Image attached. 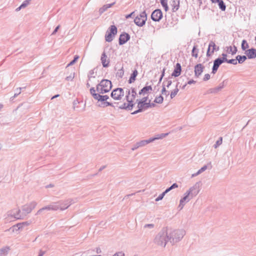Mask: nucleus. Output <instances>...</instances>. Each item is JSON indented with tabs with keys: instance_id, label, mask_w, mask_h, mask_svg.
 I'll list each match as a JSON object with an SVG mask.
<instances>
[{
	"instance_id": "obj_57",
	"label": "nucleus",
	"mask_w": 256,
	"mask_h": 256,
	"mask_svg": "<svg viewBox=\"0 0 256 256\" xmlns=\"http://www.w3.org/2000/svg\"><path fill=\"white\" fill-rule=\"evenodd\" d=\"M165 70H166V69H165V68H164V69L162 70V74H161V76H160V80H159V81H158V84H159L162 82V79L163 77H164V74H165Z\"/></svg>"
},
{
	"instance_id": "obj_42",
	"label": "nucleus",
	"mask_w": 256,
	"mask_h": 256,
	"mask_svg": "<svg viewBox=\"0 0 256 256\" xmlns=\"http://www.w3.org/2000/svg\"><path fill=\"white\" fill-rule=\"evenodd\" d=\"M168 192V191H166V190L162 194H160L159 196L157 198H156V200H155L156 202H158L159 200H162L164 198L165 194H167Z\"/></svg>"
},
{
	"instance_id": "obj_19",
	"label": "nucleus",
	"mask_w": 256,
	"mask_h": 256,
	"mask_svg": "<svg viewBox=\"0 0 256 256\" xmlns=\"http://www.w3.org/2000/svg\"><path fill=\"white\" fill-rule=\"evenodd\" d=\"M222 64L220 59L218 58L214 61V65L212 68V73L215 74L217 72L220 66Z\"/></svg>"
},
{
	"instance_id": "obj_4",
	"label": "nucleus",
	"mask_w": 256,
	"mask_h": 256,
	"mask_svg": "<svg viewBox=\"0 0 256 256\" xmlns=\"http://www.w3.org/2000/svg\"><path fill=\"white\" fill-rule=\"evenodd\" d=\"M169 242L167 230L162 228L156 236L154 242L158 246L164 248L167 242Z\"/></svg>"
},
{
	"instance_id": "obj_39",
	"label": "nucleus",
	"mask_w": 256,
	"mask_h": 256,
	"mask_svg": "<svg viewBox=\"0 0 256 256\" xmlns=\"http://www.w3.org/2000/svg\"><path fill=\"white\" fill-rule=\"evenodd\" d=\"M113 4H109L107 5L104 6L102 8H101L99 12L100 14L103 13L104 11H106L108 8L111 7V6Z\"/></svg>"
},
{
	"instance_id": "obj_44",
	"label": "nucleus",
	"mask_w": 256,
	"mask_h": 256,
	"mask_svg": "<svg viewBox=\"0 0 256 256\" xmlns=\"http://www.w3.org/2000/svg\"><path fill=\"white\" fill-rule=\"evenodd\" d=\"M164 81H165V82H166V86L168 88L172 84L171 78H170V77L165 78Z\"/></svg>"
},
{
	"instance_id": "obj_27",
	"label": "nucleus",
	"mask_w": 256,
	"mask_h": 256,
	"mask_svg": "<svg viewBox=\"0 0 256 256\" xmlns=\"http://www.w3.org/2000/svg\"><path fill=\"white\" fill-rule=\"evenodd\" d=\"M179 84H180V82H178L175 88L171 92L170 98L172 99L173 98H174L176 96L178 92L179 88H178V86Z\"/></svg>"
},
{
	"instance_id": "obj_54",
	"label": "nucleus",
	"mask_w": 256,
	"mask_h": 256,
	"mask_svg": "<svg viewBox=\"0 0 256 256\" xmlns=\"http://www.w3.org/2000/svg\"><path fill=\"white\" fill-rule=\"evenodd\" d=\"M30 0H26L24 1L22 4H21V7L23 8H26L29 4Z\"/></svg>"
},
{
	"instance_id": "obj_5",
	"label": "nucleus",
	"mask_w": 256,
	"mask_h": 256,
	"mask_svg": "<svg viewBox=\"0 0 256 256\" xmlns=\"http://www.w3.org/2000/svg\"><path fill=\"white\" fill-rule=\"evenodd\" d=\"M112 88L111 81L108 80L104 79L97 84L96 91L100 94H104L108 92Z\"/></svg>"
},
{
	"instance_id": "obj_56",
	"label": "nucleus",
	"mask_w": 256,
	"mask_h": 256,
	"mask_svg": "<svg viewBox=\"0 0 256 256\" xmlns=\"http://www.w3.org/2000/svg\"><path fill=\"white\" fill-rule=\"evenodd\" d=\"M164 92H167V90L166 88L165 81H164V82L162 83V94Z\"/></svg>"
},
{
	"instance_id": "obj_43",
	"label": "nucleus",
	"mask_w": 256,
	"mask_h": 256,
	"mask_svg": "<svg viewBox=\"0 0 256 256\" xmlns=\"http://www.w3.org/2000/svg\"><path fill=\"white\" fill-rule=\"evenodd\" d=\"M222 138L220 137L218 140L216 142L215 144L214 145V147L215 148H216L218 146L222 144Z\"/></svg>"
},
{
	"instance_id": "obj_29",
	"label": "nucleus",
	"mask_w": 256,
	"mask_h": 256,
	"mask_svg": "<svg viewBox=\"0 0 256 256\" xmlns=\"http://www.w3.org/2000/svg\"><path fill=\"white\" fill-rule=\"evenodd\" d=\"M237 62L238 64H242L247 58L246 56H240L238 55L236 56Z\"/></svg>"
},
{
	"instance_id": "obj_8",
	"label": "nucleus",
	"mask_w": 256,
	"mask_h": 256,
	"mask_svg": "<svg viewBox=\"0 0 256 256\" xmlns=\"http://www.w3.org/2000/svg\"><path fill=\"white\" fill-rule=\"evenodd\" d=\"M37 203L36 202H32L30 204H26L22 206V214L23 216L30 214L32 210L36 206Z\"/></svg>"
},
{
	"instance_id": "obj_2",
	"label": "nucleus",
	"mask_w": 256,
	"mask_h": 256,
	"mask_svg": "<svg viewBox=\"0 0 256 256\" xmlns=\"http://www.w3.org/2000/svg\"><path fill=\"white\" fill-rule=\"evenodd\" d=\"M167 234L170 242L174 245L182 240L186 234V232L182 229L170 230L167 231Z\"/></svg>"
},
{
	"instance_id": "obj_17",
	"label": "nucleus",
	"mask_w": 256,
	"mask_h": 256,
	"mask_svg": "<svg viewBox=\"0 0 256 256\" xmlns=\"http://www.w3.org/2000/svg\"><path fill=\"white\" fill-rule=\"evenodd\" d=\"M181 72L182 67L180 64V63H176L174 66V69L172 74L171 76L174 77H178L180 74Z\"/></svg>"
},
{
	"instance_id": "obj_53",
	"label": "nucleus",
	"mask_w": 256,
	"mask_h": 256,
	"mask_svg": "<svg viewBox=\"0 0 256 256\" xmlns=\"http://www.w3.org/2000/svg\"><path fill=\"white\" fill-rule=\"evenodd\" d=\"M94 73V70H92L88 72V78L89 80L90 79V78L95 77L94 76H93Z\"/></svg>"
},
{
	"instance_id": "obj_25",
	"label": "nucleus",
	"mask_w": 256,
	"mask_h": 256,
	"mask_svg": "<svg viewBox=\"0 0 256 256\" xmlns=\"http://www.w3.org/2000/svg\"><path fill=\"white\" fill-rule=\"evenodd\" d=\"M138 72L136 70H134L132 73L131 74L130 79L128 80V83L132 84L136 80V76H138Z\"/></svg>"
},
{
	"instance_id": "obj_33",
	"label": "nucleus",
	"mask_w": 256,
	"mask_h": 256,
	"mask_svg": "<svg viewBox=\"0 0 256 256\" xmlns=\"http://www.w3.org/2000/svg\"><path fill=\"white\" fill-rule=\"evenodd\" d=\"M198 49L197 48V46L195 45L194 46L192 52V56L196 58L198 56Z\"/></svg>"
},
{
	"instance_id": "obj_18",
	"label": "nucleus",
	"mask_w": 256,
	"mask_h": 256,
	"mask_svg": "<svg viewBox=\"0 0 256 256\" xmlns=\"http://www.w3.org/2000/svg\"><path fill=\"white\" fill-rule=\"evenodd\" d=\"M246 56L249 59H252L256 58V49L252 48L245 51Z\"/></svg>"
},
{
	"instance_id": "obj_60",
	"label": "nucleus",
	"mask_w": 256,
	"mask_h": 256,
	"mask_svg": "<svg viewBox=\"0 0 256 256\" xmlns=\"http://www.w3.org/2000/svg\"><path fill=\"white\" fill-rule=\"evenodd\" d=\"M113 256H124V254L122 252H120L114 254Z\"/></svg>"
},
{
	"instance_id": "obj_15",
	"label": "nucleus",
	"mask_w": 256,
	"mask_h": 256,
	"mask_svg": "<svg viewBox=\"0 0 256 256\" xmlns=\"http://www.w3.org/2000/svg\"><path fill=\"white\" fill-rule=\"evenodd\" d=\"M130 36L126 32L122 34L119 38L118 43L120 45H122L126 43L130 39Z\"/></svg>"
},
{
	"instance_id": "obj_48",
	"label": "nucleus",
	"mask_w": 256,
	"mask_h": 256,
	"mask_svg": "<svg viewBox=\"0 0 256 256\" xmlns=\"http://www.w3.org/2000/svg\"><path fill=\"white\" fill-rule=\"evenodd\" d=\"M178 188V184L176 183H174L170 187L166 188V191H168V192H169L175 188Z\"/></svg>"
},
{
	"instance_id": "obj_40",
	"label": "nucleus",
	"mask_w": 256,
	"mask_h": 256,
	"mask_svg": "<svg viewBox=\"0 0 256 256\" xmlns=\"http://www.w3.org/2000/svg\"><path fill=\"white\" fill-rule=\"evenodd\" d=\"M249 46L248 42H246V40H242V49L243 50H246L248 48Z\"/></svg>"
},
{
	"instance_id": "obj_52",
	"label": "nucleus",
	"mask_w": 256,
	"mask_h": 256,
	"mask_svg": "<svg viewBox=\"0 0 256 256\" xmlns=\"http://www.w3.org/2000/svg\"><path fill=\"white\" fill-rule=\"evenodd\" d=\"M127 106H128V104L124 102L119 106V108L122 109V110H128V108Z\"/></svg>"
},
{
	"instance_id": "obj_62",
	"label": "nucleus",
	"mask_w": 256,
	"mask_h": 256,
	"mask_svg": "<svg viewBox=\"0 0 256 256\" xmlns=\"http://www.w3.org/2000/svg\"><path fill=\"white\" fill-rule=\"evenodd\" d=\"M60 28V25L58 26L55 28V29L54 30L53 32H52V35H54L56 33V32L58 31V30H59Z\"/></svg>"
},
{
	"instance_id": "obj_46",
	"label": "nucleus",
	"mask_w": 256,
	"mask_h": 256,
	"mask_svg": "<svg viewBox=\"0 0 256 256\" xmlns=\"http://www.w3.org/2000/svg\"><path fill=\"white\" fill-rule=\"evenodd\" d=\"M8 248L7 249L4 248L0 249V256H6L8 252Z\"/></svg>"
},
{
	"instance_id": "obj_6",
	"label": "nucleus",
	"mask_w": 256,
	"mask_h": 256,
	"mask_svg": "<svg viewBox=\"0 0 256 256\" xmlns=\"http://www.w3.org/2000/svg\"><path fill=\"white\" fill-rule=\"evenodd\" d=\"M147 20V14L146 10H144L138 15L134 20L135 24L138 26H142Z\"/></svg>"
},
{
	"instance_id": "obj_30",
	"label": "nucleus",
	"mask_w": 256,
	"mask_h": 256,
	"mask_svg": "<svg viewBox=\"0 0 256 256\" xmlns=\"http://www.w3.org/2000/svg\"><path fill=\"white\" fill-rule=\"evenodd\" d=\"M150 142H152V140H150V138L148 140H142L140 142H138L140 148L144 146Z\"/></svg>"
},
{
	"instance_id": "obj_32",
	"label": "nucleus",
	"mask_w": 256,
	"mask_h": 256,
	"mask_svg": "<svg viewBox=\"0 0 256 256\" xmlns=\"http://www.w3.org/2000/svg\"><path fill=\"white\" fill-rule=\"evenodd\" d=\"M184 196L180 200H182V201L184 202H188L190 199L192 198L190 197V195L187 192L184 194Z\"/></svg>"
},
{
	"instance_id": "obj_64",
	"label": "nucleus",
	"mask_w": 256,
	"mask_h": 256,
	"mask_svg": "<svg viewBox=\"0 0 256 256\" xmlns=\"http://www.w3.org/2000/svg\"><path fill=\"white\" fill-rule=\"evenodd\" d=\"M130 92H131V89L130 90H128L126 91V96H128V98H130Z\"/></svg>"
},
{
	"instance_id": "obj_47",
	"label": "nucleus",
	"mask_w": 256,
	"mask_h": 256,
	"mask_svg": "<svg viewBox=\"0 0 256 256\" xmlns=\"http://www.w3.org/2000/svg\"><path fill=\"white\" fill-rule=\"evenodd\" d=\"M17 88L16 90V92L14 94V96H13V98H16L17 96H18L20 93H21V90L22 88Z\"/></svg>"
},
{
	"instance_id": "obj_24",
	"label": "nucleus",
	"mask_w": 256,
	"mask_h": 256,
	"mask_svg": "<svg viewBox=\"0 0 256 256\" xmlns=\"http://www.w3.org/2000/svg\"><path fill=\"white\" fill-rule=\"evenodd\" d=\"M126 101L128 102V110H130L132 109L134 104V99H132V98H128V96H126Z\"/></svg>"
},
{
	"instance_id": "obj_31",
	"label": "nucleus",
	"mask_w": 256,
	"mask_h": 256,
	"mask_svg": "<svg viewBox=\"0 0 256 256\" xmlns=\"http://www.w3.org/2000/svg\"><path fill=\"white\" fill-rule=\"evenodd\" d=\"M168 134V133H166V134H158L154 138H150V140H152V142H153L155 140L163 138H164L166 137Z\"/></svg>"
},
{
	"instance_id": "obj_50",
	"label": "nucleus",
	"mask_w": 256,
	"mask_h": 256,
	"mask_svg": "<svg viewBox=\"0 0 256 256\" xmlns=\"http://www.w3.org/2000/svg\"><path fill=\"white\" fill-rule=\"evenodd\" d=\"M74 77V73L71 74L69 76H66V80L67 81H72Z\"/></svg>"
},
{
	"instance_id": "obj_3",
	"label": "nucleus",
	"mask_w": 256,
	"mask_h": 256,
	"mask_svg": "<svg viewBox=\"0 0 256 256\" xmlns=\"http://www.w3.org/2000/svg\"><path fill=\"white\" fill-rule=\"evenodd\" d=\"M148 97L145 96L142 98L141 100L137 99L136 102L138 104V110L131 113L132 114L134 115L138 113L142 112L150 108L154 107L156 104L154 103H150V100L147 102Z\"/></svg>"
},
{
	"instance_id": "obj_23",
	"label": "nucleus",
	"mask_w": 256,
	"mask_h": 256,
	"mask_svg": "<svg viewBox=\"0 0 256 256\" xmlns=\"http://www.w3.org/2000/svg\"><path fill=\"white\" fill-rule=\"evenodd\" d=\"M13 212H14V215L15 216V218L16 219H22L24 216L21 213L20 210L18 208H14L13 209Z\"/></svg>"
},
{
	"instance_id": "obj_7",
	"label": "nucleus",
	"mask_w": 256,
	"mask_h": 256,
	"mask_svg": "<svg viewBox=\"0 0 256 256\" xmlns=\"http://www.w3.org/2000/svg\"><path fill=\"white\" fill-rule=\"evenodd\" d=\"M109 30L110 32L108 30L105 36L106 40L108 42H112L113 40V38L117 33V28L114 25L111 26L109 28Z\"/></svg>"
},
{
	"instance_id": "obj_35",
	"label": "nucleus",
	"mask_w": 256,
	"mask_h": 256,
	"mask_svg": "<svg viewBox=\"0 0 256 256\" xmlns=\"http://www.w3.org/2000/svg\"><path fill=\"white\" fill-rule=\"evenodd\" d=\"M167 0H160V3L164 10L167 12L168 10V6Z\"/></svg>"
},
{
	"instance_id": "obj_36",
	"label": "nucleus",
	"mask_w": 256,
	"mask_h": 256,
	"mask_svg": "<svg viewBox=\"0 0 256 256\" xmlns=\"http://www.w3.org/2000/svg\"><path fill=\"white\" fill-rule=\"evenodd\" d=\"M228 52L229 53H231L232 55H234L236 54L237 52V48L236 46H234L233 50L232 46H230L228 47Z\"/></svg>"
},
{
	"instance_id": "obj_12",
	"label": "nucleus",
	"mask_w": 256,
	"mask_h": 256,
	"mask_svg": "<svg viewBox=\"0 0 256 256\" xmlns=\"http://www.w3.org/2000/svg\"><path fill=\"white\" fill-rule=\"evenodd\" d=\"M58 205L55 202H52L50 204L40 208L36 212V214H40L44 210H53L56 211L58 210Z\"/></svg>"
},
{
	"instance_id": "obj_26",
	"label": "nucleus",
	"mask_w": 256,
	"mask_h": 256,
	"mask_svg": "<svg viewBox=\"0 0 256 256\" xmlns=\"http://www.w3.org/2000/svg\"><path fill=\"white\" fill-rule=\"evenodd\" d=\"M6 218L8 220L10 221L16 220V218H15V216L14 215V212H13V210L8 212L7 217Z\"/></svg>"
},
{
	"instance_id": "obj_11",
	"label": "nucleus",
	"mask_w": 256,
	"mask_h": 256,
	"mask_svg": "<svg viewBox=\"0 0 256 256\" xmlns=\"http://www.w3.org/2000/svg\"><path fill=\"white\" fill-rule=\"evenodd\" d=\"M200 182H197L187 191L191 198L196 196L198 194L200 191Z\"/></svg>"
},
{
	"instance_id": "obj_61",
	"label": "nucleus",
	"mask_w": 256,
	"mask_h": 256,
	"mask_svg": "<svg viewBox=\"0 0 256 256\" xmlns=\"http://www.w3.org/2000/svg\"><path fill=\"white\" fill-rule=\"evenodd\" d=\"M220 59V60L221 61V62H222V64L223 62H228V60L226 58H218Z\"/></svg>"
},
{
	"instance_id": "obj_20",
	"label": "nucleus",
	"mask_w": 256,
	"mask_h": 256,
	"mask_svg": "<svg viewBox=\"0 0 256 256\" xmlns=\"http://www.w3.org/2000/svg\"><path fill=\"white\" fill-rule=\"evenodd\" d=\"M107 56L104 52L101 56V62L103 67L108 68L109 66L110 60H106Z\"/></svg>"
},
{
	"instance_id": "obj_41",
	"label": "nucleus",
	"mask_w": 256,
	"mask_h": 256,
	"mask_svg": "<svg viewBox=\"0 0 256 256\" xmlns=\"http://www.w3.org/2000/svg\"><path fill=\"white\" fill-rule=\"evenodd\" d=\"M130 94V98H132V99H135L137 95V94L136 92V89L134 88H131Z\"/></svg>"
},
{
	"instance_id": "obj_34",
	"label": "nucleus",
	"mask_w": 256,
	"mask_h": 256,
	"mask_svg": "<svg viewBox=\"0 0 256 256\" xmlns=\"http://www.w3.org/2000/svg\"><path fill=\"white\" fill-rule=\"evenodd\" d=\"M218 6L219 7V8L222 11H225L226 10V5L224 2L223 0H220L219 2H218Z\"/></svg>"
},
{
	"instance_id": "obj_58",
	"label": "nucleus",
	"mask_w": 256,
	"mask_h": 256,
	"mask_svg": "<svg viewBox=\"0 0 256 256\" xmlns=\"http://www.w3.org/2000/svg\"><path fill=\"white\" fill-rule=\"evenodd\" d=\"M140 148V146L138 145V142H137L136 144H135L132 147V148L131 150H136L137 148Z\"/></svg>"
},
{
	"instance_id": "obj_9",
	"label": "nucleus",
	"mask_w": 256,
	"mask_h": 256,
	"mask_svg": "<svg viewBox=\"0 0 256 256\" xmlns=\"http://www.w3.org/2000/svg\"><path fill=\"white\" fill-rule=\"evenodd\" d=\"M124 96V91L122 88H116L111 92L110 96L114 100H120Z\"/></svg>"
},
{
	"instance_id": "obj_21",
	"label": "nucleus",
	"mask_w": 256,
	"mask_h": 256,
	"mask_svg": "<svg viewBox=\"0 0 256 256\" xmlns=\"http://www.w3.org/2000/svg\"><path fill=\"white\" fill-rule=\"evenodd\" d=\"M170 6H172V12H176L180 8V0H172L170 2Z\"/></svg>"
},
{
	"instance_id": "obj_51",
	"label": "nucleus",
	"mask_w": 256,
	"mask_h": 256,
	"mask_svg": "<svg viewBox=\"0 0 256 256\" xmlns=\"http://www.w3.org/2000/svg\"><path fill=\"white\" fill-rule=\"evenodd\" d=\"M228 64H232L234 65L237 64H238V62H237L236 58V59L228 60Z\"/></svg>"
},
{
	"instance_id": "obj_22",
	"label": "nucleus",
	"mask_w": 256,
	"mask_h": 256,
	"mask_svg": "<svg viewBox=\"0 0 256 256\" xmlns=\"http://www.w3.org/2000/svg\"><path fill=\"white\" fill-rule=\"evenodd\" d=\"M224 88V82L220 83V85L214 88H211L209 90L210 93H216L220 91L222 88Z\"/></svg>"
},
{
	"instance_id": "obj_55",
	"label": "nucleus",
	"mask_w": 256,
	"mask_h": 256,
	"mask_svg": "<svg viewBox=\"0 0 256 256\" xmlns=\"http://www.w3.org/2000/svg\"><path fill=\"white\" fill-rule=\"evenodd\" d=\"M154 224H146L144 226V228H154Z\"/></svg>"
},
{
	"instance_id": "obj_59",
	"label": "nucleus",
	"mask_w": 256,
	"mask_h": 256,
	"mask_svg": "<svg viewBox=\"0 0 256 256\" xmlns=\"http://www.w3.org/2000/svg\"><path fill=\"white\" fill-rule=\"evenodd\" d=\"M210 74H206L204 75L203 80L204 81L208 80L210 79Z\"/></svg>"
},
{
	"instance_id": "obj_63",
	"label": "nucleus",
	"mask_w": 256,
	"mask_h": 256,
	"mask_svg": "<svg viewBox=\"0 0 256 256\" xmlns=\"http://www.w3.org/2000/svg\"><path fill=\"white\" fill-rule=\"evenodd\" d=\"M134 16V12H131L130 14H128L126 16V18H128Z\"/></svg>"
},
{
	"instance_id": "obj_16",
	"label": "nucleus",
	"mask_w": 256,
	"mask_h": 256,
	"mask_svg": "<svg viewBox=\"0 0 256 256\" xmlns=\"http://www.w3.org/2000/svg\"><path fill=\"white\" fill-rule=\"evenodd\" d=\"M204 66L201 64H197L194 66V76L196 78H198L204 71Z\"/></svg>"
},
{
	"instance_id": "obj_14",
	"label": "nucleus",
	"mask_w": 256,
	"mask_h": 256,
	"mask_svg": "<svg viewBox=\"0 0 256 256\" xmlns=\"http://www.w3.org/2000/svg\"><path fill=\"white\" fill-rule=\"evenodd\" d=\"M216 46L214 42L210 41V42L208 48L206 52V56H210L214 52L215 50H219V47H218L216 49Z\"/></svg>"
},
{
	"instance_id": "obj_13",
	"label": "nucleus",
	"mask_w": 256,
	"mask_h": 256,
	"mask_svg": "<svg viewBox=\"0 0 256 256\" xmlns=\"http://www.w3.org/2000/svg\"><path fill=\"white\" fill-rule=\"evenodd\" d=\"M162 18V12L160 9H156L152 12L151 18L154 22H160Z\"/></svg>"
},
{
	"instance_id": "obj_49",
	"label": "nucleus",
	"mask_w": 256,
	"mask_h": 256,
	"mask_svg": "<svg viewBox=\"0 0 256 256\" xmlns=\"http://www.w3.org/2000/svg\"><path fill=\"white\" fill-rule=\"evenodd\" d=\"M79 56H75L74 58L72 60L68 65V66H72L74 64L78 59Z\"/></svg>"
},
{
	"instance_id": "obj_28",
	"label": "nucleus",
	"mask_w": 256,
	"mask_h": 256,
	"mask_svg": "<svg viewBox=\"0 0 256 256\" xmlns=\"http://www.w3.org/2000/svg\"><path fill=\"white\" fill-rule=\"evenodd\" d=\"M211 169L212 168V166L211 162H210L207 165L204 166L201 168H200L198 170V173H202L204 171H205L208 168Z\"/></svg>"
},
{
	"instance_id": "obj_38",
	"label": "nucleus",
	"mask_w": 256,
	"mask_h": 256,
	"mask_svg": "<svg viewBox=\"0 0 256 256\" xmlns=\"http://www.w3.org/2000/svg\"><path fill=\"white\" fill-rule=\"evenodd\" d=\"M164 98L162 96L160 95L158 96H156L154 100L155 103L157 104H162L163 102Z\"/></svg>"
},
{
	"instance_id": "obj_45",
	"label": "nucleus",
	"mask_w": 256,
	"mask_h": 256,
	"mask_svg": "<svg viewBox=\"0 0 256 256\" xmlns=\"http://www.w3.org/2000/svg\"><path fill=\"white\" fill-rule=\"evenodd\" d=\"M124 74V70L123 68H122L121 69L118 70L117 73H116V76H118L119 78H122Z\"/></svg>"
},
{
	"instance_id": "obj_37",
	"label": "nucleus",
	"mask_w": 256,
	"mask_h": 256,
	"mask_svg": "<svg viewBox=\"0 0 256 256\" xmlns=\"http://www.w3.org/2000/svg\"><path fill=\"white\" fill-rule=\"evenodd\" d=\"M144 92V95L146 94H148L150 91L152 90V87L150 86H145L142 88Z\"/></svg>"
},
{
	"instance_id": "obj_10",
	"label": "nucleus",
	"mask_w": 256,
	"mask_h": 256,
	"mask_svg": "<svg viewBox=\"0 0 256 256\" xmlns=\"http://www.w3.org/2000/svg\"><path fill=\"white\" fill-rule=\"evenodd\" d=\"M58 205V210H64L68 208L72 203V199H68L65 200H61L55 202Z\"/></svg>"
},
{
	"instance_id": "obj_1",
	"label": "nucleus",
	"mask_w": 256,
	"mask_h": 256,
	"mask_svg": "<svg viewBox=\"0 0 256 256\" xmlns=\"http://www.w3.org/2000/svg\"><path fill=\"white\" fill-rule=\"evenodd\" d=\"M90 94L94 99L101 102V103L98 104L99 106L102 108H106L108 106H114L113 103L107 101V100L110 98L108 95L102 96L98 92L96 93V90L93 87L90 88Z\"/></svg>"
}]
</instances>
